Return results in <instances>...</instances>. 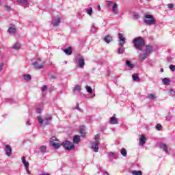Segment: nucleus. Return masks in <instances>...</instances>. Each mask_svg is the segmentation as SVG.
I'll use <instances>...</instances> for the list:
<instances>
[{
  "label": "nucleus",
  "mask_w": 175,
  "mask_h": 175,
  "mask_svg": "<svg viewBox=\"0 0 175 175\" xmlns=\"http://www.w3.org/2000/svg\"><path fill=\"white\" fill-rule=\"evenodd\" d=\"M167 8L169 9H173V8H174V5H173V3H169L167 4Z\"/></svg>",
  "instance_id": "46"
},
{
  "label": "nucleus",
  "mask_w": 175,
  "mask_h": 175,
  "mask_svg": "<svg viewBox=\"0 0 175 175\" xmlns=\"http://www.w3.org/2000/svg\"><path fill=\"white\" fill-rule=\"evenodd\" d=\"M110 158H116L117 157V154L116 152H111L109 153Z\"/></svg>",
  "instance_id": "39"
},
{
  "label": "nucleus",
  "mask_w": 175,
  "mask_h": 175,
  "mask_svg": "<svg viewBox=\"0 0 175 175\" xmlns=\"http://www.w3.org/2000/svg\"><path fill=\"white\" fill-rule=\"evenodd\" d=\"M156 129H157V131H161V129H162V125L160 124H157Z\"/></svg>",
  "instance_id": "45"
},
{
  "label": "nucleus",
  "mask_w": 175,
  "mask_h": 175,
  "mask_svg": "<svg viewBox=\"0 0 175 175\" xmlns=\"http://www.w3.org/2000/svg\"><path fill=\"white\" fill-rule=\"evenodd\" d=\"M120 153H121V155H122V157H126V155H128V152H126V150L124 148L121 149Z\"/></svg>",
  "instance_id": "32"
},
{
  "label": "nucleus",
  "mask_w": 175,
  "mask_h": 175,
  "mask_svg": "<svg viewBox=\"0 0 175 175\" xmlns=\"http://www.w3.org/2000/svg\"><path fill=\"white\" fill-rule=\"evenodd\" d=\"M169 68H170V70H172V72H174V70H175V66L174 65L171 64V65H170Z\"/></svg>",
  "instance_id": "43"
},
{
  "label": "nucleus",
  "mask_w": 175,
  "mask_h": 175,
  "mask_svg": "<svg viewBox=\"0 0 175 175\" xmlns=\"http://www.w3.org/2000/svg\"><path fill=\"white\" fill-rule=\"evenodd\" d=\"M26 125H31V122H29V120H27L26 122Z\"/></svg>",
  "instance_id": "55"
},
{
  "label": "nucleus",
  "mask_w": 175,
  "mask_h": 175,
  "mask_svg": "<svg viewBox=\"0 0 175 175\" xmlns=\"http://www.w3.org/2000/svg\"><path fill=\"white\" fill-rule=\"evenodd\" d=\"M36 112L38 113L39 114H40V113H42V109L40 108H37Z\"/></svg>",
  "instance_id": "52"
},
{
  "label": "nucleus",
  "mask_w": 175,
  "mask_h": 175,
  "mask_svg": "<svg viewBox=\"0 0 175 175\" xmlns=\"http://www.w3.org/2000/svg\"><path fill=\"white\" fill-rule=\"evenodd\" d=\"M50 144L54 147L55 150H58L61 147V144L58 142V139L55 137H52L50 140Z\"/></svg>",
  "instance_id": "7"
},
{
  "label": "nucleus",
  "mask_w": 175,
  "mask_h": 175,
  "mask_svg": "<svg viewBox=\"0 0 175 175\" xmlns=\"http://www.w3.org/2000/svg\"><path fill=\"white\" fill-rule=\"evenodd\" d=\"M172 115L169 113L168 116L166 117L167 121H170V120H172Z\"/></svg>",
  "instance_id": "47"
},
{
  "label": "nucleus",
  "mask_w": 175,
  "mask_h": 175,
  "mask_svg": "<svg viewBox=\"0 0 175 175\" xmlns=\"http://www.w3.org/2000/svg\"><path fill=\"white\" fill-rule=\"evenodd\" d=\"M46 150H47V147H46V146H42L40 148V152H46Z\"/></svg>",
  "instance_id": "36"
},
{
  "label": "nucleus",
  "mask_w": 175,
  "mask_h": 175,
  "mask_svg": "<svg viewBox=\"0 0 175 175\" xmlns=\"http://www.w3.org/2000/svg\"><path fill=\"white\" fill-rule=\"evenodd\" d=\"M4 65L5 64L3 63H0V72H2V69H3Z\"/></svg>",
  "instance_id": "49"
},
{
  "label": "nucleus",
  "mask_w": 175,
  "mask_h": 175,
  "mask_svg": "<svg viewBox=\"0 0 175 175\" xmlns=\"http://www.w3.org/2000/svg\"><path fill=\"white\" fill-rule=\"evenodd\" d=\"M21 159H22V162H23L25 169H28V167H29V163H28V161H27V160H25V157H22Z\"/></svg>",
  "instance_id": "18"
},
{
  "label": "nucleus",
  "mask_w": 175,
  "mask_h": 175,
  "mask_svg": "<svg viewBox=\"0 0 175 175\" xmlns=\"http://www.w3.org/2000/svg\"><path fill=\"white\" fill-rule=\"evenodd\" d=\"M133 18H134V20H137L140 18V15H139V14H133Z\"/></svg>",
  "instance_id": "40"
},
{
  "label": "nucleus",
  "mask_w": 175,
  "mask_h": 175,
  "mask_svg": "<svg viewBox=\"0 0 175 175\" xmlns=\"http://www.w3.org/2000/svg\"><path fill=\"white\" fill-rule=\"evenodd\" d=\"M12 100H13L12 98H5V102L7 103H9L12 102Z\"/></svg>",
  "instance_id": "51"
},
{
  "label": "nucleus",
  "mask_w": 175,
  "mask_h": 175,
  "mask_svg": "<svg viewBox=\"0 0 175 175\" xmlns=\"http://www.w3.org/2000/svg\"><path fill=\"white\" fill-rule=\"evenodd\" d=\"M63 51L66 55H70L72 54V48L69 47L68 49H63Z\"/></svg>",
  "instance_id": "25"
},
{
  "label": "nucleus",
  "mask_w": 175,
  "mask_h": 175,
  "mask_svg": "<svg viewBox=\"0 0 175 175\" xmlns=\"http://www.w3.org/2000/svg\"><path fill=\"white\" fill-rule=\"evenodd\" d=\"M79 133L81 135H84L85 133V130H84V127H81L79 129Z\"/></svg>",
  "instance_id": "42"
},
{
  "label": "nucleus",
  "mask_w": 175,
  "mask_h": 175,
  "mask_svg": "<svg viewBox=\"0 0 175 175\" xmlns=\"http://www.w3.org/2000/svg\"><path fill=\"white\" fill-rule=\"evenodd\" d=\"M160 71L161 73H163V68H161Z\"/></svg>",
  "instance_id": "58"
},
{
  "label": "nucleus",
  "mask_w": 175,
  "mask_h": 175,
  "mask_svg": "<svg viewBox=\"0 0 175 175\" xmlns=\"http://www.w3.org/2000/svg\"><path fill=\"white\" fill-rule=\"evenodd\" d=\"M2 5V0H0V6Z\"/></svg>",
  "instance_id": "59"
},
{
  "label": "nucleus",
  "mask_w": 175,
  "mask_h": 175,
  "mask_svg": "<svg viewBox=\"0 0 175 175\" xmlns=\"http://www.w3.org/2000/svg\"><path fill=\"white\" fill-rule=\"evenodd\" d=\"M145 18H149L150 20H151L152 18H154V16H152V15L146 14Z\"/></svg>",
  "instance_id": "44"
},
{
  "label": "nucleus",
  "mask_w": 175,
  "mask_h": 175,
  "mask_svg": "<svg viewBox=\"0 0 175 175\" xmlns=\"http://www.w3.org/2000/svg\"><path fill=\"white\" fill-rule=\"evenodd\" d=\"M38 121L42 126H46V125H50L51 124V121L53 118H51V115H47L43 119L42 116H38Z\"/></svg>",
  "instance_id": "2"
},
{
  "label": "nucleus",
  "mask_w": 175,
  "mask_h": 175,
  "mask_svg": "<svg viewBox=\"0 0 175 175\" xmlns=\"http://www.w3.org/2000/svg\"><path fill=\"white\" fill-rule=\"evenodd\" d=\"M61 23V18L57 17L52 20L51 24L53 27H58Z\"/></svg>",
  "instance_id": "9"
},
{
  "label": "nucleus",
  "mask_w": 175,
  "mask_h": 175,
  "mask_svg": "<svg viewBox=\"0 0 175 175\" xmlns=\"http://www.w3.org/2000/svg\"><path fill=\"white\" fill-rule=\"evenodd\" d=\"M73 91L74 92H80L81 91V85H75Z\"/></svg>",
  "instance_id": "24"
},
{
  "label": "nucleus",
  "mask_w": 175,
  "mask_h": 175,
  "mask_svg": "<svg viewBox=\"0 0 175 175\" xmlns=\"http://www.w3.org/2000/svg\"><path fill=\"white\" fill-rule=\"evenodd\" d=\"M154 50V46L151 45H147L146 46L145 53L150 55L151 53H152V51Z\"/></svg>",
  "instance_id": "13"
},
{
  "label": "nucleus",
  "mask_w": 175,
  "mask_h": 175,
  "mask_svg": "<svg viewBox=\"0 0 175 175\" xmlns=\"http://www.w3.org/2000/svg\"><path fill=\"white\" fill-rule=\"evenodd\" d=\"M4 8L6 12H12V7L8 4L4 5Z\"/></svg>",
  "instance_id": "34"
},
{
  "label": "nucleus",
  "mask_w": 175,
  "mask_h": 175,
  "mask_svg": "<svg viewBox=\"0 0 175 175\" xmlns=\"http://www.w3.org/2000/svg\"><path fill=\"white\" fill-rule=\"evenodd\" d=\"M21 47V44L16 42L14 46L13 49L14 50H20V48Z\"/></svg>",
  "instance_id": "33"
},
{
  "label": "nucleus",
  "mask_w": 175,
  "mask_h": 175,
  "mask_svg": "<svg viewBox=\"0 0 175 175\" xmlns=\"http://www.w3.org/2000/svg\"><path fill=\"white\" fill-rule=\"evenodd\" d=\"M120 47L118 50V53L119 54H124L125 53V48L124 47V45H119Z\"/></svg>",
  "instance_id": "23"
},
{
  "label": "nucleus",
  "mask_w": 175,
  "mask_h": 175,
  "mask_svg": "<svg viewBox=\"0 0 175 175\" xmlns=\"http://www.w3.org/2000/svg\"><path fill=\"white\" fill-rule=\"evenodd\" d=\"M107 5L108 6H110V5L113 4V1H107Z\"/></svg>",
  "instance_id": "53"
},
{
  "label": "nucleus",
  "mask_w": 175,
  "mask_h": 175,
  "mask_svg": "<svg viewBox=\"0 0 175 175\" xmlns=\"http://www.w3.org/2000/svg\"><path fill=\"white\" fill-rule=\"evenodd\" d=\"M33 66L36 69H43V67L44 66V61L40 59H37L33 63Z\"/></svg>",
  "instance_id": "6"
},
{
  "label": "nucleus",
  "mask_w": 175,
  "mask_h": 175,
  "mask_svg": "<svg viewBox=\"0 0 175 175\" xmlns=\"http://www.w3.org/2000/svg\"><path fill=\"white\" fill-rule=\"evenodd\" d=\"M80 136L79 135H75L73 137V143L75 144H79L80 143Z\"/></svg>",
  "instance_id": "21"
},
{
  "label": "nucleus",
  "mask_w": 175,
  "mask_h": 175,
  "mask_svg": "<svg viewBox=\"0 0 175 175\" xmlns=\"http://www.w3.org/2000/svg\"><path fill=\"white\" fill-rule=\"evenodd\" d=\"M132 174H133V175H143V172H142L141 170H139V171L135 170V171L132 172Z\"/></svg>",
  "instance_id": "35"
},
{
  "label": "nucleus",
  "mask_w": 175,
  "mask_h": 175,
  "mask_svg": "<svg viewBox=\"0 0 175 175\" xmlns=\"http://www.w3.org/2000/svg\"><path fill=\"white\" fill-rule=\"evenodd\" d=\"M119 39V46H124L125 44L126 38L124 37V35L121 33L118 34Z\"/></svg>",
  "instance_id": "8"
},
{
  "label": "nucleus",
  "mask_w": 175,
  "mask_h": 175,
  "mask_svg": "<svg viewBox=\"0 0 175 175\" xmlns=\"http://www.w3.org/2000/svg\"><path fill=\"white\" fill-rule=\"evenodd\" d=\"M51 79H55V76L52 75V76L51 77Z\"/></svg>",
  "instance_id": "57"
},
{
  "label": "nucleus",
  "mask_w": 175,
  "mask_h": 175,
  "mask_svg": "<svg viewBox=\"0 0 175 175\" xmlns=\"http://www.w3.org/2000/svg\"><path fill=\"white\" fill-rule=\"evenodd\" d=\"M133 44L137 50L142 51L144 47V40L142 37H137L133 40Z\"/></svg>",
  "instance_id": "1"
},
{
  "label": "nucleus",
  "mask_w": 175,
  "mask_h": 175,
  "mask_svg": "<svg viewBox=\"0 0 175 175\" xmlns=\"http://www.w3.org/2000/svg\"><path fill=\"white\" fill-rule=\"evenodd\" d=\"M162 81L165 85H169V84H170V79H169V78H163Z\"/></svg>",
  "instance_id": "28"
},
{
  "label": "nucleus",
  "mask_w": 175,
  "mask_h": 175,
  "mask_svg": "<svg viewBox=\"0 0 175 175\" xmlns=\"http://www.w3.org/2000/svg\"><path fill=\"white\" fill-rule=\"evenodd\" d=\"M126 66H127L129 69H133L135 68V65H133L129 60H126Z\"/></svg>",
  "instance_id": "22"
},
{
  "label": "nucleus",
  "mask_w": 175,
  "mask_h": 175,
  "mask_svg": "<svg viewBox=\"0 0 175 175\" xmlns=\"http://www.w3.org/2000/svg\"><path fill=\"white\" fill-rule=\"evenodd\" d=\"M148 99L150 100H154V99H157V97L153 94H150L147 96Z\"/></svg>",
  "instance_id": "31"
},
{
  "label": "nucleus",
  "mask_w": 175,
  "mask_h": 175,
  "mask_svg": "<svg viewBox=\"0 0 175 175\" xmlns=\"http://www.w3.org/2000/svg\"><path fill=\"white\" fill-rule=\"evenodd\" d=\"M86 90L89 94H92V88L90 86H86Z\"/></svg>",
  "instance_id": "41"
},
{
  "label": "nucleus",
  "mask_w": 175,
  "mask_h": 175,
  "mask_svg": "<svg viewBox=\"0 0 175 175\" xmlns=\"http://www.w3.org/2000/svg\"><path fill=\"white\" fill-rule=\"evenodd\" d=\"M0 91H1V88H0Z\"/></svg>",
  "instance_id": "60"
},
{
  "label": "nucleus",
  "mask_w": 175,
  "mask_h": 175,
  "mask_svg": "<svg viewBox=\"0 0 175 175\" xmlns=\"http://www.w3.org/2000/svg\"><path fill=\"white\" fill-rule=\"evenodd\" d=\"M112 12L114 14H117L118 13V9H117V3H114L112 6Z\"/></svg>",
  "instance_id": "26"
},
{
  "label": "nucleus",
  "mask_w": 175,
  "mask_h": 175,
  "mask_svg": "<svg viewBox=\"0 0 175 175\" xmlns=\"http://www.w3.org/2000/svg\"><path fill=\"white\" fill-rule=\"evenodd\" d=\"M42 90L44 92V91H46L47 90V85H44L42 88Z\"/></svg>",
  "instance_id": "50"
},
{
  "label": "nucleus",
  "mask_w": 175,
  "mask_h": 175,
  "mask_svg": "<svg viewBox=\"0 0 175 175\" xmlns=\"http://www.w3.org/2000/svg\"><path fill=\"white\" fill-rule=\"evenodd\" d=\"M147 139L146 138V136L144 135H139V146H143L144 144H146Z\"/></svg>",
  "instance_id": "16"
},
{
  "label": "nucleus",
  "mask_w": 175,
  "mask_h": 175,
  "mask_svg": "<svg viewBox=\"0 0 175 175\" xmlns=\"http://www.w3.org/2000/svg\"><path fill=\"white\" fill-rule=\"evenodd\" d=\"M144 23L146 25H154V24H157V21L153 18L152 19L145 20Z\"/></svg>",
  "instance_id": "11"
},
{
  "label": "nucleus",
  "mask_w": 175,
  "mask_h": 175,
  "mask_svg": "<svg viewBox=\"0 0 175 175\" xmlns=\"http://www.w3.org/2000/svg\"><path fill=\"white\" fill-rule=\"evenodd\" d=\"M132 79L133 81H139L140 80V78L139 77V75L136 73L133 74Z\"/></svg>",
  "instance_id": "27"
},
{
  "label": "nucleus",
  "mask_w": 175,
  "mask_h": 175,
  "mask_svg": "<svg viewBox=\"0 0 175 175\" xmlns=\"http://www.w3.org/2000/svg\"><path fill=\"white\" fill-rule=\"evenodd\" d=\"M8 33L10 35H16V32H17V30L16 29V26L13 25L9 27L8 30Z\"/></svg>",
  "instance_id": "12"
},
{
  "label": "nucleus",
  "mask_w": 175,
  "mask_h": 175,
  "mask_svg": "<svg viewBox=\"0 0 175 175\" xmlns=\"http://www.w3.org/2000/svg\"><path fill=\"white\" fill-rule=\"evenodd\" d=\"M5 154L8 157L12 155V148L9 145H5Z\"/></svg>",
  "instance_id": "17"
},
{
  "label": "nucleus",
  "mask_w": 175,
  "mask_h": 175,
  "mask_svg": "<svg viewBox=\"0 0 175 175\" xmlns=\"http://www.w3.org/2000/svg\"><path fill=\"white\" fill-rule=\"evenodd\" d=\"M90 148L94 151V152H98L99 151V135H96L94 137V141L91 143Z\"/></svg>",
  "instance_id": "3"
},
{
  "label": "nucleus",
  "mask_w": 175,
  "mask_h": 175,
  "mask_svg": "<svg viewBox=\"0 0 175 175\" xmlns=\"http://www.w3.org/2000/svg\"><path fill=\"white\" fill-rule=\"evenodd\" d=\"M104 40L106 42V43H109L113 40V38L110 36H107L104 38Z\"/></svg>",
  "instance_id": "29"
},
{
  "label": "nucleus",
  "mask_w": 175,
  "mask_h": 175,
  "mask_svg": "<svg viewBox=\"0 0 175 175\" xmlns=\"http://www.w3.org/2000/svg\"><path fill=\"white\" fill-rule=\"evenodd\" d=\"M97 30H98V27H95L94 25L92 26L91 32H92V33H95V32H96Z\"/></svg>",
  "instance_id": "38"
},
{
  "label": "nucleus",
  "mask_w": 175,
  "mask_h": 175,
  "mask_svg": "<svg viewBox=\"0 0 175 175\" xmlns=\"http://www.w3.org/2000/svg\"><path fill=\"white\" fill-rule=\"evenodd\" d=\"M148 55H149L145 52L144 53H139V57H140L141 61H144V59H146Z\"/></svg>",
  "instance_id": "20"
},
{
  "label": "nucleus",
  "mask_w": 175,
  "mask_h": 175,
  "mask_svg": "<svg viewBox=\"0 0 175 175\" xmlns=\"http://www.w3.org/2000/svg\"><path fill=\"white\" fill-rule=\"evenodd\" d=\"M62 147L65 148L67 151H73L75 150V145L72 144V142L66 140L62 143Z\"/></svg>",
  "instance_id": "4"
},
{
  "label": "nucleus",
  "mask_w": 175,
  "mask_h": 175,
  "mask_svg": "<svg viewBox=\"0 0 175 175\" xmlns=\"http://www.w3.org/2000/svg\"><path fill=\"white\" fill-rule=\"evenodd\" d=\"M109 124H111V125H116V124H118L117 118H116V114H114L113 116V117H111V118L109 120Z\"/></svg>",
  "instance_id": "14"
},
{
  "label": "nucleus",
  "mask_w": 175,
  "mask_h": 175,
  "mask_svg": "<svg viewBox=\"0 0 175 175\" xmlns=\"http://www.w3.org/2000/svg\"><path fill=\"white\" fill-rule=\"evenodd\" d=\"M23 79L24 80H25L26 81H31V75L27 74V75H23Z\"/></svg>",
  "instance_id": "30"
},
{
  "label": "nucleus",
  "mask_w": 175,
  "mask_h": 175,
  "mask_svg": "<svg viewBox=\"0 0 175 175\" xmlns=\"http://www.w3.org/2000/svg\"><path fill=\"white\" fill-rule=\"evenodd\" d=\"M76 106L77 110H78L79 111H81V108H80V107L79 106V103H77Z\"/></svg>",
  "instance_id": "48"
},
{
  "label": "nucleus",
  "mask_w": 175,
  "mask_h": 175,
  "mask_svg": "<svg viewBox=\"0 0 175 175\" xmlns=\"http://www.w3.org/2000/svg\"><path fill=\"white\" fill-rule=\"evenodd\" d=\"M160 148L161 150H163L165 154H167V152H169V148L167 147V145H166V144L161 143Z\"/></svg>",
  "instance_id": "15"
},
{
  "label": "nucleus",
  "mask_w": 175,
  "mask_h": 175,
  "mask_svg": "<svg viewBox=\"0 0 175 175\" xmlns=\"http://www.w3.org/2000/svg\"><path fill=\"white\" fill-rule=\"evenodd\" d=\"M169 94L172 96H175V90L173 88H170L169 90Z\"/></svg>",
  "instance_id": "37"
},
{
  "label": "nucleus",
  "mask_w": 175,
  "mask_h": 175,
  "mask_svg": "<svg viewBox=\"0 0 175 175\" xmlns=\"http://www.w3.org/2000/svg\"><path fill=\"white\" fill-rule=\"evenodd\" d=\"M26 172H27V174H31V171H29V167H27V169H26Z\"/></svg>",
  "instance_id": "54"
},
{
  "label": "nucleus",
  "mask_w": 175,
  "mask_h": 175,
  "mask_svg": "<svg viewBox=\"0 0 175 175\" xmlns=\"http://www.w3.org/2000/svg\"><path fill=\"white\" fill-rule=\"evenodd\" d=\"M16 2L18 5H25L27 8L29 6V0H16Z\"/></svg>",
  "instance_id": "10"
},
{
  "label": "nucleus",
  "mask_w": 175,
  "mask_h": 175,
  "mask_svg": "<svg viewBox=\"0 0 175 175\" xmlns=\"http://www.w3.org/2000/svg\"><path fill=\"white\" fill-rule=\"evenodd\" d=\"M85 12H86L87 14H88V16H90V17L92 16V14L94 13V10H92V8L91 7L88 8L85 10Z\"/></svg>",
  "instance_id": "19"
},
{
  "label": "nucleus",
  "mask_w": 175,
  "mask_h": 175,
  "mask_svg": "<svg viewBox=\"0 0 175 175\" xmlns=\"http://www.w3.org/2000/svg\"><path fill=\"white\" fill-rule=\"evenodd\" d=\"M97 9L98 10H100V5H98Z\"/></svg>",
  "instance_id": "56"
},
{
  "label": "nucleus",
  "mask_w": 175,
  "mask_h": 175,
  "mask_svg": "<svg viewBox=\"0 0 175 175\" xmlns=\"http://www.w3.org/2000/svg\"><path fill=\"white\" fill-rule=\"evenodd\" d=\"M76 62L78 63L79 68H83L85 65V62L84 60V57L83 55L78 54L75 57Z\"/></svg>",
  "instance_id": "5"
}]
</instances>
